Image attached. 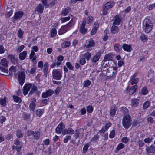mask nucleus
Returning a JSON list of instances; mask_svg holds the SVG:
<instances>
[{
    "instance_id": "20e7f679",
    "label": "nucleus",
    "mask_w": 155,
    "mask_h": 155,
    "mask_svg": "<svg viewBox=\"0 0 155 155\" xmlns=\"http://www.w3.org/2000/svg\"><path fill=\"white\" fill-rule=\"evenodd\" d=\"M73 25V24L71 21L67 25L62 26L59 30L58 34L59 35H61L66 33L67 31L69 30L70 28Z\"/></svg>"
},
{
    "instance_id": "2eb2a0df",
    "label": "nucleus",
    "mask_w": 155,
    "mask_h": 155,
    "mask_svg": "<svg viewBox=\"0 0 155 155\" xmlns=\"http://www.w3.org/2000/svg\"><path fill=\"white\" fill-rule=\"evenodd\" d=\"M123 49L125 51L130 52L132 51V48L131 45L126 44H124L122 45Z\"/></svg>"
},
{
    "instance_id": "de8ad7c7",
    "label": "nucleus",
    "mask_w": 155,
    "mask_h": 155,
    "mask_svg": "<svg viewBox=\"0 0 155 155\" xmlns=\"http://www.w3.org/2000/svg\"><path fill=\"white\" fill-rule=\"evenodd\" d=\"M8 58H10L12 62L15 63L16 62V60L13 55H10L8 56Z\"/></svg>"
},
{
    "instance_id": "49530a36",
    "label": "nucleus",
    "mask_w": 155,
    "mask_h": 155,
    "mask_svg": "<svg viewBox=\"0 0 155 155\" xmlns=\"http://www.w3.org/2000/svg\"><path fill=\"white\" fill-rule=\"evenodd\" d=\"M129 141V139L126 137H124L121 139V142L124 143H127Z\"/></svg>"
},
{
    "instance_id": "412c9836",
    "label": "nucleus",
    "mask_w": 155,
    "mask_h": 155,
    "mask_svg": "<svg viewBox=\"0 0 155 155\" xmlns=\"http://www.w3.org/2000/svg\"><path fill=\"white\" fill-rule=\"evenodd\" d=\"M113 57L114 55L112 54L109 53L105 56L104 60L105 61L110 60Z\"/></svg>"
},
{
    "instance_id": "393cba45",
    "label": "nucleus",
    "mask_w": 155,
    "mask_h": 155,
    "mask_svg": "<svg viewBox=\"0 0 155 155\" xmlns=\"http://www.w3.org/2000/svg\"><path fill=\"white\" fill-rule=\"evenodd\" d=\"M146 150L148 153H153L155 151V148L153 145H151L147 147Z\"/></svg>"
},
{
    "instance_id": "5701e85b",
    "label": "nucleus",
    "mask_w": 155,
    "mask_h": 155,
    "mask_svg": "<svg viewBox=\"0 0 155 155\" xmlns=\"http://www.w3.org/2000/svg\"><path fill=\"white\" fill-rule=\"evenodd\" d=\"M84 19L86 21V23H87V24L89 25H91L92 23L93 18L92 16H89L86 19L85 18H84L83 20Z\"/></svg>"
},
{
    "instance_id": "680f3d73",
    "label": "nucleus",
    "mask_w": 155,
    "mask_h": 155,
    "mask_svg": "<svg viewBox=\"0 0 155 155\" xmlns=\"http://www.w3.org/2000/svg\"><path fill=\"white\" fill-rule=\"evenodd\" d=\"M80 63L82 65L86 63V61L85 58H81L80 60Z\"/></svg>"
},
{
    "instance_id": "6ab92c4d",
    "label": "nucleus",
    "mask_w": 155,
    "mask_h": 155,
    "mask_svg": "<svg viewBox=\"0 0 155 155\" xmlns=\"http://www.w3.org/2000/svg\"><path fill=\"white\" fill-rule=\"evenodd\" d=\"M36 102V100L33 98V99L29 106V107L31 110L34 111L35 107V103Z\"/></svg>"
},
{
    "instance_id": "774afa93",
    "label": "nucleus",
    "mask_w": 155,
    "mask_h": 155,
    "mask_svg": "<svg viewBox=\"0 0 155 155\" xmlns=\"http://www.w3.org/2000/svg\"><path fill=\"white\" fill-rule=\"evenodd\" d=\"M66 65L67 66V67L69 69L72 70L73 69V67L72 66V65L71 64V63L69 62H67L66 63Z\"/></svg>"
},
{
    "instance_id": "9d476101",
    "label": "nucleus",
    "mask_w": 155,
    "mask_h": 155,
    "mask_svg": "<svg viewBox=\"0 0 155 155\" xmlns=\"http://www.w3.org/2000/svg\"><path fill=\"white\" fill-rule=\"evenodd\" d=\"M65 127V126L64 124L62 122L60 123L56 129V133L58 134H61Z\"/></svg>"
},
{
    "instance_id": "0eeeda50",
    "label": "nucleus",
    "mask_w": 155,
    "mask_h": 155,
    "mask_svg": "<svg viewBox=\"0 0 155 155\" xmlns=\"http://www.w3.org/2000/svg\"><path fill=\"white\" fill-rule=\"evenodd\" d=\"M25 75L24 72H21L19 73L18 76V79L19 83L22 85L25 82Z\"/></svg>"
},
{
    "instance_id": "dca6fc26",
    "label": "nucleus",
    "mask_w": 155,
    "mask_h": 155,
    "mask_svg": "<svg viewBox=\"0 0 155 155\" xmlns=\"http://www.w3.org/2000/svg\"><path fill=\"white\" fill-rule=\"evenodd\" d=\"M101 56V54L100 52H97L92 58V61L94 62H96L100 59Z\"/></svg>"
},
{
    "instance_id": "6e6d98bb",
    "label": "nucleus",
    "mask_w": 155,
    "mask_h": 155,
    "mask_svg": "<svg viewBox=\"0 0 155 155\" xmlns=\"http://www.w3.org/2000/svg\"><path fill=\"white\" fill-rule=\"evenodd\" d=\"M152 140V139L150 137H147L144 140L145 143H151Z\"/></svg>"
},
{
    "instance_id": "39448f33",
    "label": "nucleus",
    "mask_w": 155,
    "mask_h": 155,
    "mask_svg": "<svg viewBox=\"0 0 155 155\" xmlns=\"http://www.w3.org/2000/svg\"><path fill=\"white\" fill-rule=\"evenodd\" d=\"M62 72L57 70H54L52 72L53 77L54 79L57 80H60L62 76Z\"/></svg>"
},
{
    "instance_id": "a18cd8bd",
    "label": "nucleus",
    "mask_w": 155,
    "mask_h": 155,
    "mask_svg": "<svg viewBox=\"0 0 155 155\" xmlns=\"http://www.w3.org/2000/svg\"><path fill=\"white\" fill-rule=\"evenodd\" d=\"M13 97L14 101L16 102L20 103L21 101V98L15 95H13Z\"/></svg>"
},
{
    "instance_id": "bf43d9fd",
    "label": "nucleus",
    "mask_w": 155,
    "mask_h": 155,
    "mask_svg": "<svg viewBox=\"0 0 155 155\" xmlns=\"http://www.w3.org/2000/svg\"><path fill=\"white\" fill-rule=\"evenodd\" d=\"M71 138V137L70 136H67L65 137L64 139L63 142L64 143H67L69 139Z\"/></svg>"
},
{
    "instance_id": "b1692460",
    "label": "nucleus",
    "mask_w": 155,
    "mask_h": 155,
    "mask_svg": "<svg viewBox=\"0 0 155 155\" xmlns=\"http://www.w3.org/2000/svg\"><path fill=\"white\" fill-rule=\"evenodd\" d=\"M70 8H67L62 11L61 13V15L63 16H65L70 12Z\"/></svg>"
},
{
    "instance_id": "9b49d317",
    "label": "nucleus",
    "mask_w": 155,
    "mask_h": 155,
    "mask_svg": "<svg viewBox=\"0 0 155 155\" xmlns=\"http://www.w3.org/2000/svg\"><path fill=\"white\" fill-rule=\"evenodd\" d=\"M54 93V91L51 89H48L45 92H43L42 94V97L44 98H47L48 97L51 96Z\"/></svg>"
},
{
    "instance_id": "bb28decb",
    "label": "nucleus",
    "mask_w": 155,
    "mask_h": 155,
    "mask_svg": "<svg viewBox=\"0 0 155 155\" xmlns=\"http://www.w3.org/2000/svg\"><path fill=\"white\" fill-rule=\"evenodd\" d=\"M111 31L112 33L115 34L118 32V28L117 26L113 25L111 28Z\"/></svg>"
},
{
    "instance_id": "f704fd0d",
    "label": "nucleus",
    "mask_w": 155,
    "mask_h": 155,
    "mask_svg": "<svg viewBox=\"0 0 155 155\" xmlns=\"http://www.w3.org/2000/svg\"><path fill=\"white\" fill-rule=\"evenodd\" d=\"M111 68H112L114 70L112 73L113 76H114L116 75L117 69V67L116 64H114L113 66H112Z\"/></svg>"
},
{
    "instance_id": "4468645a",
    "label": "nucleus",
    "mask_w": 155,
    "mask_h": 155,
    "mask_svg": "<svg viewBox=\"0 0 155 155\" xmlns=\"http://www.w3.org/2000/svg\"><path fill=\"white\" fill-rule=\"evenodd\" d=\"M114 5L113 2H109L106 3L104 6V8L106 9H109L112 8Z\"/></svg>"
},
{
    "instance_id": "ddd939ff",
    "label": "nucleus",
    "mask_w": 155,
    "mask_h": 155,
    "mask_svg": "<svg viewBox=\"0 0 155 155\" xmlns=\"http://www.w3.org/2000/svg\"><path fill=\"white\" fill-rule=\"evenodd\" d=\"M99 26V24L98 22H96L94 23L93 27L91 32V35H94L96 34L97 31Z\"/></svg>"
},
{
    "instance_id": "052dcab7",
    "label": "nucleus",
    "mask_w": 155,
    "mask_h": 155,
    "mask_svg": "<svg viewBox=\"0 0 155 155\" xmlns=\"http://www.w3.org/2000/svg\"><path fill=\"white\" fill-rule=\"evenodd\" d=\"M43 144L45 145H48L49 144V140L48 139H46L43 140Z\"/></svg>"
},
{
    "instance_id": "c756f323",
    "label": "nucleus",
    "mask_w": 155,
    "mask_h": 155,
    "mask_svg": "<svg viewBox=\"0 0 155 155\" xmlns=\"http://www.w3.org/2000/svg\"><path fill=\"white\" fill-rule=\"evenodd\" d=\"M139 103V100L137 99H132L131 105L133 107H136Z\"/></svg>"
},
{
    "instance_id": "8fccbe9b",
    "label": "nucleus",
    "mask_w": 155,
    "mask_h": 155,
    "mask_svg": "<svg viewBox=\"0 0 155 155\" xmlns=\"http://www.w3.org/2000/svg\"><path fill=\"white\" fill-rule=\"evenodd\" d=\"M91 83V82L90 80H87L84 81V87H88L89 86Z\"/></svg>"
},
{
    "instance_id": "1a4fd4ad",
    "label": "nucleus",
    "mask_w": 155,
    "mask_h": 155,
    "mask_svg": "<svg viewBox=\"0 0 155 155\" xmlns=\"http://www.w3.org/2000/svg\"><path fill=\"white\" fill-rule=\"evenodd\" d=\"M137 75L136 73H135L133 75L131 76L130 81L129 82V84L133 85L134 84H137L139 81L138 78H135Z\"/></svg>"
},
{
    "instance_id": "f257e3e1",
    "label": "nucleus",
    "mask_w": 155,
    "mask_h": 155,
    "mask_svg": "<svg viewBox=\"0 0 155 155\" xmlns=\"http://www.w3.org/2000/svg\"><path fill=\"white\" fill-rule=\"evenodd\" d=\"M153 24L151 21L147 18H146L143 21V31L146 33L151 31L152 29Z\"/></svg>"
},
{
    "instance_id": "a211bd4d",
    "label": "nucleus",
    "mask_w": 155,
    "mask_h": 155,
    "mask_svg": "<svg viewBox=\"0 0 155 155\" xmlns=\"http://www.w3.org/2000/svg\"><path fill=\"white\" fill-rule=\"evenodd\" d=\"M121 20L120 16L118 15H116L114 18L113 24L114 25H119L120 23Z\"/></svg>"
},
{
    "instance_id": "5fc2aeb1",
    "label": "nucleus",
    "mask_w": 155,
    "mask_h": 155,
    "mask_svg": "<svg viewBox=\"0 0 155 155\" xmlns=\"http://www.w3.org/2000/svg\"><path fill=\"white\" fill-rule=\"evenodd\" d=\"M70 45V42L69 41H67L64 43L62 45V47L63 48H65L69 46Z\"/></svg>"
},
{
    "instance_id": "a878e982",
    "label": "nucleus",
    "mask_w": 155,
    "mask_h": 155,
    "mask_svg": "<svg viewBox=\"0 0 155 155\" xmlns=\"http://www.w3.org/2000/svg\"><path fill=\"white\" fill-rule=\"evenodd\" d=\"M72 17L71 14H70L68 16L65 17H62L61 18L62 23L65 22L69 21Z\"/></svg>"
},
{
    "instance_id": "f8f14e48",
    "label": "nucleus",
    "mask_w": 155,
    "mask_h": 155,
    "mask_svg": "<svg viewBox=\"0 0 155 155\" xmlns=\"http://www.w3.org/2000/svg\"><path fill=\"white\" fill-rule=\"evenodd\" d=\"M24 15L23 12L21 11H19L15 13L14 17L15 20L20 19L22 18Z\"/></svg>"
},
{
    "instance_id": "e433bc0d",
    "label": "nucleus",
    "mask_w": 155,
    "mask_h": 155,
    "mask_svg": "<svg viewBox=\"0 0 155 155\" xmlns=\"http://www.w3.org/2000/svg\"><path fill=\"white\" fill-rule=\"evenodd\" d=\"M150 104V102L149 101H147L145 102L143 104V109H146L148 108Z\"/></svg>"
},
{
    "instance_id": "f3484780",
    "label": "nucleus",
    "mask_w": 155,
    "mask_h": 155,
    "mask_svg": "<svg viewBox=\"0 0 155 155\" xmlns=\"http://www.w3.org/2000/svg\"><path fill=\"white\" fill-rule=\"evenodd\" d=\"M44 7L41 4H39L36 7L35 11L38 13H42Z\"/></svg>"
},
{
    "instance_id": "c9c22d12",
    "label": "nucleus",
    "mask_w": 155,
    "mask_h": 155,
    "mask_svg": "<svg viewBox=\"0 0 155 155\" xmlns=\"http://www.w3.org/2000/svg\"><path fill=\"white\" fill-rule=\"evenodd\" d=\"M51 36L52 37H54L57 34V31L55 28H53L51 30Z\"/></svg>"
},
{
    "instance_id": "37998d69",
    "label": "nucleus",
    "mask_w": 155,
    "mask_h": 155,
    "mask_svg": "<svg viewBox=\"0 0 155 155\" xmlns=\"http://www.w3.org/2000/svg\"><path fill=\"white\" fill-rule=\"evenodd\" d=\"M125 146L124 144L120 143H119L116 147V150L117 151L120 150L122 149Z\"/></svg>"
},
{
    "instance_id": "79ce46f5",
    "label": "nucleus",
    "mask_w": 155,
    "mask_h": 155,
    "mask_svg": "<svg viewBox=\"0 0 155 155\" xmlns=\"http://www.w3.org/2000/svg\"><path fill=\"white\" fill-rule=\"evenodd\" d=\"M24 33V31L21 29H20L18 30V36L21 39L23 38V35Z\"/></svg>"
},
{
    "instance_id": "69168bd1",
    "label": "nucleus",
    "mask_w": 155,
    "mask_h": 155,
    "mask_svg": "<svg viewBox=\"0 0 155 155\" xmlns=\"http://www.w3.org/2000/svg\"><path fill=\"white\" fill-rule=\"evenodd\" d=\"M107 130H108L104 126V127H102L101 130L99 131V132L100 133H104L105 132V131H107Z\"/></svg>"
},
{
    "instance_id": "603ef678",
    "label": "nucleus",
    "mask_w": 155,
    "mask_h": 155,
    "mask_svg": "<svg viewBox=\"0 0 155 155\" xmlns=\"http://www.w3.org/2000/svg\"><path fill=\"white\" fill-rule=\"evenodd\" d=\"M140 38L142 41L144 42L147 40V38L145 35H142L140 37Z\"/></svg>"
},
{
    "instance_id": "864d4df0",
    "label": "nucleus",
    "mask_w": 155,
    "mask_h": 155,
    "mask_svg": "<svg viewBox=\"0 0 155 155\" xmlns=\"http://www.w3.org/2000/svg\"><path fill=\"white\" fill-rule=\"evenodd\" d=\"M120 45L117 44H116L114 46V49L116 52H119L120 51Z\"/></svg>"
},
{
    "instance_id": "f03ea898",
    "label": "nucleus",
    "mask_w": 155,
    "mask_h": 155,
    "mask_svg": "<svg viewBox=\"0 0 155 155\" xmlns=\"http://www.w3.org/2000/svg\"><path fill=\"white\" fill-rule=\"evenodd\" d=\"M37 89V87L34 84H28L25 85L24 87L23 94L26 95L30 90V93L35 92Z\"/></svg>"
},
{
    "instance_id": "13d9d810",
    "label": "nucleus",
    "mask_w": 155,
    "mask_h": 155,
    "mask_svg": "<svg viewBox=\"0 0 155 155\" xmlns=\"http://www.w3.org/2000/svg\"><path fill=\"white\" fill-rule=\"evenodd\" d=\"M33 136L35 139H37L39 137L40 134L38 132H35L34 133H33Z\"/></svg>"
},
{
    "instance_id": "09e8293b",
    "label": "nucleus",
    "mask_w": 155,
    "mask_h": 155,
    "mask_svg": "<svg viewBox=\"0 0 155 155\" xmlns=\"http://www.w3.org/2000/svg\"><path fill=\"white\" fill-rule=\"evenodd\" d=\"M115 135V131L113 130L110 132L109 135V137L110 138H113L114 137Z\"/></svg>"
},
{
    "instance_id": "ea45409f",
    "label": "nucleus",
    "mask_w": 155,
    "mask_h": 155,
    "mask_svg": "<svg viewBox=\"0 0 155 155\" xmlns=\"http://www.w3.org/2000/svg\"><path fill=\"white\" fill-rule=\"evenodd\" d=\"M43 110L41 109H38L36 111V115L38 117L41 116L43 113Z\"/></svg>"
},
{
    "instance_id": "7ed1b4c3",
    "label": "nucleus",
    "mask_w": 155,
    "mask_h": 155,
    "mask_svg": "<svg viewBox=\"0 0 155 155\" xmlns=\"http://www.w3.org/2000/svg\"><path fill=\"white\" fill-rule=\"evenodd\" d=\"M122 125L124 128L128 129L131 125V120L129 115L124 116L122 119Z\"/></svg>"
},
{
    "instance_id": "4be33fe9",
    "label": "nucleus",
    "mask_w": 155,
    "mask_h": 155,
    "mask_svg": "<svg viewBox=\"0 0 155 155\" xmlns=\"http://www.w3.org/2000/svg\"><path fill=\"white\" fill-rule=\"evenodd\" d=\"M44 68L43 70V71L44 73L45 77H47L48 74V64L47 62H45L44 65Z\"/></svg>"
},
{
    "instance_id": "58836bf2",
    "label": "nucleus",
    "mask_w": 155,
    "mask_h": 155,
    "mask_svg": "<svg viewBox=\"0 0 155 155\" xmlns=\"http://www.w3.org/2000/svg\"><path fill=\"white\" fill-rule=\"evenodd\" d=\"M87 111L88 113H91L93 110V108L91 105H89L87 107Z\"/></svg>"
},
{
    "instance_id": "7c9ffc66",
    "label": "nucleus",
    "mask_w": 155,
    "mask_h": 155,
    "mask_svg": "<svg viewBox=\"0 0 155 155\" xmlns=\"http://www.w3.org/2000/svg\"><path fill=\"white\" fill-rule=\"evenodd\" d=\"M116 111V107L114 106L112 107L110 112V115L112 117L114 116L115 115Z\"/></svg>"
},
{
    "instance_id": "473e14b6",
    "label": "nucleus",
    "mask_w": 155,
    "mask_h": 155,
    "mask_svg": "<svg viewBox=\"0 0 155 155\" xmlns=\"http://www.w3.org/2000/svg\"><path fill=\"white\" fill-rule=\"evenodd\" d=\"M35 52L33 51H31L30 55V59H32V61L33 62H34L36 58V56L35 55Z\"/></svg>"
},
{
    "instance_id": "3c124183",
    "label": "nucleus",
    "mask_w": 155,
    "mask_h": 155,
    "mask_svg": "<svg viewBox=\"0 0 155 155\" xmlns=\"http://www.w3.org/2000/svg\"><path fill=\"white\" fill-rule=\"evenodd\" d=\"M94 45V43L93 40H91L89 41L88 44L87 45V48H90L93 47Z\"/></svg>"
},
{
    "instance_id": "4c0bfd02",
    "label": "nucleus",
    "mask_w": 155,
    "mask_h": 155,
    "mask_svg": "<svg viewBox=\"0 0 155 155\" xmlns=\"http://www.w3.org/2000/svg\"><path fill=\"white\" fill-rule=\"evenodd\" d=\"M16 67L13 66H11L9 69V71L12 74L13 73L15 74V73L16 71Z\"/></svg>"
},
{
    "instance_id": "0e129e2a",
    "label": "nucleus",
    "mask_w": 155,
    "mask_h": 155,
    "mask_svg": "<svg viewBox=\"0 0 155 155\" xmlns=\"http://www.w3.org/2000/svg\"><path fill=\"white\" fill-rule=\"evenodd\" d=\"M36 68L35 67L33 66L31 68L30 71V74H34L35 72Z\"/></svg>"
},
{
    "instance_id": "a19ab883",
    "label": "nucleus",
    "mask_w": 155,
    "mask_h": 155,
    "mask_svg": "<svg viewBox=\"0 0 155 155\" xmlns=\"http://www.w3.org/2000/svg\"><path fill=\"white\" fill-rule=\"evenodd\" d=\"M141 94L144 95H146L148 93V91L146 87H144L141 90Z\"/></svg>"
},
{
    "instance_id": "6e6552de",
    "label": "nucleus",
    "mask_w": 155,
    "mask_h": 155,
    "mask_svg": "<svg viewBox=\"0 0 155 155\" xmlns=\"http://www.w3.org/2000/svg\"><path fill=\"white\" fill-rule=\"evenodd\" d=\"M137 88V85H134L131 87L128 86L126 89L127 93L130 95H132L136 92Z\"/></svg>"
},
{
    "instance_id": "cd10ccee",
    "label": "nucleus",
    "mask_w": 155,
    "mask_h": 155,
    "mask_svg": "<svg viewBox=\"0 0 155 155\" xmlns=\"http://www.w3.org/2000/svg\"><path fill=\"white\" fill-rule=\"evenodd\" d=\"M27 54V52L24 51L19 54V58L20 60H24Z\"/></svg>"
},
{
    "instance_id": "338daca9",
    "label": "nucleus",
    "mask_w": 155,
    "mask_h": 155,
    "mask_svg": "<svg viewBox=\"0 0 155 155\" xmlns=\"http://www.w3.org/2000/svg\"><path fill=\"white\" fill-rule=\"evenodd\" d=\"M43 66V63L42 61H40L38 62V66L39 68L42 69Z\"/></svg>"
},
{
    "instance_id": "c03bdc74",
    "label": "nucleus",
    "mask_w": 155,
    "mask_h": 155,
    "mask_svg": "<svg viewBox=\"0 0 155 155\" xmlns=\"http://www.w3.org/2000/svg\"><path fill=\"white\" fill-rule=\"evenodd\" d=\"M90 145V144L89 143H87L85 144L83 148V152L84 153H86L87 151L88 148Z\"/></svg>"
},
{
    "instance_id": "72a5a7b5",
    "label": "nucleus",
    "mask_w": 155,
    "mask_h": 155,
    "mask_svg": "<svg viewBox=\"0 0 155 155\" xmlns=\"http://www.w3.org/2000/svg\"><path fill=\"white\" fill-rule=\"evenodd\" d=\"M64 57L62 56H60L57 58V60L58 61L56 63V64L57 66H58L61 64V62L63 60Z\"/></svg>"
},
{
    "instance_id": "e2e57ef3",
    "label": "nucleus",
    "mask_w": 155,
    "mask_h": 155,
    "mask_svg": "<svg viewBox=\"0 0 155 155\" xmlns=\"http://www.w3.org/2000/svg\"><path fill=\"white\" fill-rule=\"evenodd\" d=\"M16 135L19 138L21 137H22V134L20 130H18L17 131Z\"/></svg>"
},
{
    "instance_id": "aec40b11",
    "label": "nucleus",
    "mask_w": 155,
    "mask_h": 155,
    "mask_svg": "<svg viewBox=\"0 0 155 155\" xmlns=\"http://www.w3.org/2000/svg\"><path fill=\"white\" fill-rule=\"evenodd\" d=\"M0 64L4 67H7L8 64V61L6 60L5 58H4L1 60Z\"/></svg>"
},
{
    "instance_id": "c85d7f7f",
    "label": "nucleus",
    "mask_w": 155,
    "mask_h": 155,
    "mask_svg": "<svg viewBox=\"0 0 155 155\" xmlns=\"http://www.w3.org/2000/svg\"><path fill=\"white\" fill-rule=\"evenodd\" d=\"M82 56L84 57L88 61L90 58L91 54L90 53L88 52H86L83 54Z\"/></svg>"
},
{
    "instance_id": "423d86ee",
    "label": "nucleus",
    "mask_w": 155,
    "mask_h": 155,
    "mask_svg": "<svg viewBox=\"0 0 155 155\" xmlns=\"http://www.w3.org/2000/svg\"><path fill=\"white\" fill-rule=\"evenodd\" d=\"M86 25V21L85 20H83L82 23L80 25V31L83 34H86L87 31V29L85 28V25Z\"/></svg>"
},
{
    "instance_id": "4d7b16f0",
    "label": "nucleus",
    "mask_w": 155,
    "mask_h": 155,
    "mask_svg": "<svg viewBox=\"0 0 155 155\" xmlns=\"http://www.w3.org/2000/svg\"><path fill=\"white\" fill-rule=\"evenodd\" d=\"M13 12V10H11L5 14V16L7 17H9L12 15Z\"/></svg>"
},
{
    "instance_id": "2f4dec72",
    "label": "nucleus",
    "mask_w": 155,
    "mask_h": 155,
    "mask_svg": "<svg viewBox=\"0 0 155 155\" xmlns=\"http://www.w3.org/2000/svg\"><path fill=\"white\" fill-rule=\"evenodd\" d=\"M6 97L0 99V105L3 106H5L6 105Z\"/></svg>"
}]
</instances>
